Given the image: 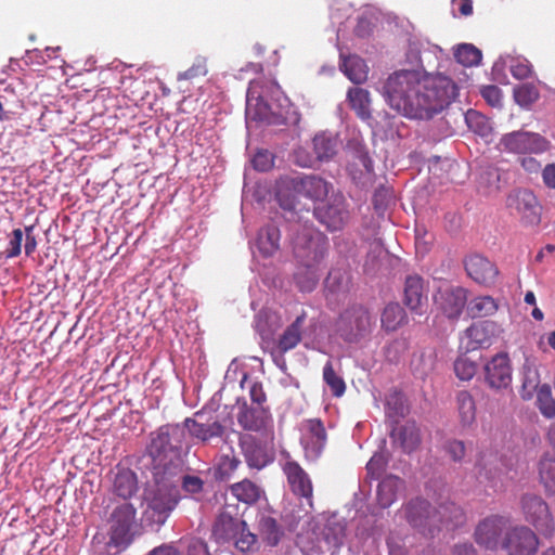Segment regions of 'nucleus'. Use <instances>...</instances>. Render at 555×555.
Returning a JSON list of instances; mask_svg holds the SVG:
<instances>
[{
	"mask_svg": "<svg viewBox=\"0 0 555 555\" xmlns=\"http://www.w3.org/2000/svg\"><path fill=\"white\" fill-rule=\"evenodd\" d=\"M457 87L446 76H424L416 70L391 74L384 85V96L391 108L405 117L429 119L455 99Z\"/></svg>",
	"mask_w": 555,
	"mask_h": 555,
	"instance_id": "1",
	"label": "nucleus"
},
{
	"mask_svg": "<svg viewBox=\"0 0 555 555\" xmlns=\"http://www.w3.org/2000/svg\"><path fill=\"white\" fill-rule=\"evenodd\" d=\"M147 453L153 460V476H178L182 467L184 428L179 424H166L152 431Z\"/></svg>",
	"mask_w": 555,
	"mask_h": 555,
	"instance_id": "2",
	"label": "nucleus"
},
{
	"mask_svg": "<svg viewBox=\"0 0 555 555\" xmlns=\"http://www.w3.org/2000/svg\"><path fill=\"white\" fill-rule=\"evenodd\" d=\"M211 535L217 543L233 542L241 552H249L257 543V535L250 532L238 512L237 505L227 504L217 516Z\"/></svg>",
	"mask_w": 555,
	"mask_h": 555,
	"instance_id": "3",
	"label": "nucleus"
},
{
	"mask_svg": "<svg viewBox=\"0 0 555 555\" xmlns=\"http://www.w3.org/2000/svg\"><path fill=\"white\" fill-rule=\"evenodd\" d=\"M155 487L150 490L146 496V514L157 525H163L176 509L181 493L178 476L162 475L154 476Z\"/></svg>",
	"mask_w": 555,
	"mask_h": 555,
	"instance_id": "4",
	"label": "nucleus"
},
{
	"mask_svg": "<svg viewBox=\"0 0 555 555\" xmlns=\"http://www.w3.org/2000/svg\"><path fill=\"white\" fill-rule=\"evenodd\" d=\"M332 189V184L315 175H304L287 179L285 191L280 190L278 197L283 208L294 209L295 201L305 197L311 201L324 199Z\"/></svg>",
	"mask_w": 555,
	"mask_h": 555,
	"instance_id": "5",
	"label": "nucleus"
},
{
	"mask_svg": "<svg viewBox=\"0 0 555 555\" xmlns=\"http://www.w3.org/2000/svg\"><path fill=\"white\" fill-rule=\"evenodd\" d=\"M375 325L369 309L362 305H353L344 310L337 322L338 336L348 344H359L370 337Z\"/></svg>",
	"mask_w": 555,
	"mask_h": 555,
	"instance_id": "6",
	"label": "nucleus"
},
{
	"mask_svg": "<svg viewBox=\"0 0 555 555\" xmlns=\"http://www.w3.org/2000/svg\"><path fill=\"white\" fill-rule=\"evenodd\" d=\"M327 249L328 240L319 231L307 229L294 240L295 257L308 268H320Z\"/></svg>",
	"mask_w": 555,
	"mask_h": 555,
	"instance_id": "7",
	"label": "nucleus"
},
{
	"mask_svg": "<svg viewBox=\"0 0 555 555\" xmlns=\"http://www.w3.org/2000/svg\"><path fill=\"white\" fill-rule=\"evenodd\" d=\"M135 518V508L125 502L115 507L111 515L109 539L107 546L118 553L125 550L132 541L131 527Z\"/></svg>",
	"mask_w": 555,
	"mask_h": 555,
	"instance_id": "8",
	"label": "nucleus"
},
{
	"mask_svg": "<svg viewBox=\"0 0 555 555\" xmlns=\"http://www.w3.org/2000/svg\"><path fill=\"white\" fill-rule=\"evenodd\" d=\"M521 507L527 521L542 535L553 537L555 525L546 502L535 494H525L521 498Z\"/></svg>",
	"mask_w": 555,
	"mask_h": 555,
	"instance_id": "9",
	"label": "nucleus"
},
{
	"mask_svg": "<svg viewBox=\"0 0 555 555\" xmlns=\"http://www.w3.org/2000/svg\"><path fill=\"white\" fill-rule=\"evenodd\" d=\"M506 206L526 225H537L541 221V206L530 190L519 189L509 193Z\"/></svg>",
	"mask_w": 555,
	"mask_h": 555,
	"instance_id": "10",
	"label": "nucleus"
},
{
	"mask_svg": "<svg viewBox=\"0 0 555 555\" xmlns=\"http://www.w3.org/2000/svg\"><path fill=\"white\" fill-rule=\"evenodd\" d=\"M291 492L300 500H306L312 507L313 483L309 474L294 460H287L282 465Z\"/></svg>",
	"mask_w": 555,
	"mask_h": 555,
	"instance_id": "11",
	"label": "nucleus"
},
{
	"mask_svg": "<svg viewBox=\"0 0 555 555\" xmlns=\"http://www.w3.org/2000/svg\"><path fill=\"white\" fill-rule=\"evenodd\" d=\"M313 214L327 230H340L348 219L344 195L340 193L333 194L326 204L315 207Z\"/></svg>",
	"mask_w": 555,
	"mask_h": 555,
	"instance_id": "12",
	"label": "nucleus"
},
{
	"mask_svg": "<svg viewBox=\"0 0 555 555\" xmlns=\"http://www.w3.org/2000/svg\"><path fill=\"white\" fill-rule=\"evenodd\" d=\"M327 433L320 418H309L301 424L300 443L309 459L319 457L325 449Z\"/></svg>",
	"mask_w": 555,
	"mask_h": 555,
	"instance_id": "13",
	"label": "nucleus"
},
{
	"mask_svg": "<svg viewBox=\"0 0 555 555\" xmlns=\"http://www.w3.org/2000/svg\"><path fill=\"white\" fill-rule=\"evenodd\" d=\"M504 150L515 154L542 153L547 150L548 142L540 134L516 131L501 139Z\"/></svg>",
	"mask_w": 555,
	"mask_h": 555,
	"instance_id": "14",
	"label": "nucleus"
},
{
	"mask_svg": "<svg viewBox=\"0 0 555 555\" xmlns=\"http://www.w3.org/2000/svg\"><path fill=\"white\" fill-rule=\"evenodd\" d=\"M502 546L508 555H532L538 550L539 539L530 528L519 526L506 533Z\"/></svg>",
	"mask_w": 555,
	"mask_h": 555,
	"instance_id": "15",
	"label": "nucleus"
},
{
	"mask_svg": "<svg viewBox=\"0 0 555 555\" xmlns=\"http://www.w3.org/2000/svg\"><path fill=\"white\" fill-rule=\"evenodd\" d=\"M485 380L491 389L507 388L512 383V365L507 353L493 356L483 366Z\"/></svg>",
	"mask_w": 555,
	"mask_h": 555,
	"instance_id": "16",
	"label": "nucleus"
},
{
	"mask_svg": "<svg viewBox=\"0 0 555 555\" xmlns=\"http://www.w3.org/2000/svg\"><path fill=\"white\" fill-rule=\"evenodd\" d=\"M434 509L430 504L423 499L411 500L404 507V514L408 522L423 533L433 534L436 529Z\"/></svg>",
	"mask_w": 555,
	"mask_h": 555,
	"instance_id": "17",
	"label": "nucleus"
},
{
	"mask_svg": "<svg viewBox=\"0 0 555 555\" xmlns=\"http://www.w3.org/2000/svg\"><path fill=\"white\" fill-rule=\"evenodd\" d=\"M496 325L492 321H480L473 323L462 337V345L466 351H474L487 348L492 344Z\"/></svg>",
	"mask_w": 555,
	"mask_h": 555,
	"instance_id": "18",
	"label": "nucleus"
},
{
	"mask_svg": "<svg viewBox=\"0 0 555 555\" xmlns=\"http://www.w3.org/2000/svg\"><path fill=\"white\" fill-rule=\"evenodd\" d=\"M403 302L412 312L424 313V307L427 306V289L421 275L410 274L405 278Z\"/></svg>",
	"mask_w": 555,
	"mask_h": 555,
	"instance_id": "19",
	"label": "nucleus"
},
{
	"mask_svg": "<svg viewBox=\"0 0 555 555\" xmlns=\"http://www.w3.org/2000/svg\"><path fill=\"white\" fill-rule=\"evenodd\" d=\"M506 527V520L501 516H490L480 521L475 530V540L488 550H495L501 534Z\"/></svg>",
	"mask_w": 555,
	"mask_h": 555,
	"instance_id": "20",
	"label": "nucleus"
},
{
	"mask_svg": "<svg viewBox=\"0 0 555 555\" xmlns=\"http://www.w3.org/2000/svg\"><path fill=\"white\" fill-rule=\"evenodd\" d=\"M467 274L477 283L493 284L499 273L494 263L481 255H470L464 261Z\"/></svg>",
	"mask_w": 555,
	"mask_h": 555,
	"instance_id": "21",
	"label": "nucleus"
},
{
	"mask_svg": "<svg viewBox=\"0 0 555 555\" xmlns=\"http://www.w3.org/2000/svg\"><path fill=\"white\" fill-rule=\"evenodd\" d=\"M238 424L249 431H268L272 427V417L268 409L249 408L244 404L237 415Z\"/></svg>",
	"mask_w": 555,
	"mask_h": 555,
	"instance_id": "22",
	"label": "nucleus"
},
{
	"mask_svg": "<svg viewBox=\"0 0 555 555\" xmlns=\"http://www.w3.org/2000/svg\"><path fill=\"white\" fill-rule=\"evenodd\" d=\"M390 436L393 443L408 454L414 452L421 444V433L415 422L408 421L395 427Z\"/></svg>",
	"mask_w": 555,
	"mask_h": 555,
	"instance_id": "23",
	"label": "nucleus"
},
{
	"mask_svg": "<svg viewBox=\"0 0 555 555\" xmlns=\"http://www.w3.org/2000/svg\"><path fill=\"white\" fill-rule=\"evenodd\" d=\"M306 318V312H301L280 335L276 341V348L281 354L293 350L299 345L302 337V326Z\"/></svg>",
	"mask_w": 555,
	"mask_h": 555,
	"instance_id": "24",
	"label": "nucleus"
},
{
	"mask_svg": "<svg viewBox=\"0 0 555 555\" xmlns=\"http://www.w3.org/2000/svg\"><path fill=\"white\" fill-rule=\"evenodd\" d=\"M183 428H186L193 438L202 442H208L212 438H220L224 433V427L219 422L203 424L194 418H185Z\"/></svg>",
	"mask_w": 555,
	"mask_h": 555,
	"instance_id": "25",
	"label": "nucleus"
},
{
	"mask_svg": "<svg viewBox=\"0 0 555 555\" xmlns=\"http://www.w3.org/2000/svg\"><path fill=\"white\" fill-rule=\"evenodd\" d=\"M441 309L448 318H457L467 302V292L454 287L441 294Z\"/></svg>",
	"mask_w": 555,
	"mask_h": 555,
	"instance_id": "26",
	"label": "nucleus"
},
{
	"mask_svg": "<svg viewBox=\"0 0 555 555\" xmlns=\"http://www.w3.org/2000/svg\"><path fill=\"white\" fill-rule=\"evenodd\" d=\"M404 489V480L389 475L385 477L377 488V502L382 508L389 507L396 500L400 491Z\"/></svg>",
	"mask_w": 555,
	"mask_h": 555,
	"instance_id": "27",
	"label": "nucleus"
},
{
	"mask_svg": "<svg viewBox=\"0 0 555 555\" xmlns=\"http://www.w3.org/2000/svg\"><path fill=\"white\" fill-rule=\"evenodd\" d=\"M408 323V314L398 302L386 305L380 315L382 328L387 332H396Z\"/></svg>",
	"mask_w": 555,
	"mask_h": 555,
	"instance_id": "28",
	"label": "nucleus"
},
{
	"mask_svg": "<svg viewBox=\"0 0 555 555\" xmlns=\"http://www.w3.org/2000/svg\"><path fill=\"white\" fill-rule=\"evenodd\" d=\"M433 517H435L436 528H439V525L456 527L465 519L463 509L453 502L440 504L438 508L434 509Z\"/></svg>",
	"mask_w": 555,
	"mask_h": 555,
	"instance_id": "29",
	"label": "nucleus"
},
{
	"mask_svg": "<svg viewBox=\"0 0 555 555\" xmlns=\"http://www.w3.org/2000/svg\"><path fill=\"white\" fill-rule=\"evenodd\" d=\"M347 100L357 116L362 120L372 117L370 92L360 87L350 88L347 92Z\"/></svg>",
	"mask_w": 555,
	"mask_h": 555,
	"instance_id": "30",
	"label": "nucleus"
},
{
	"mask_svg": "<svg viewBox=\"0 0 555 555\" xmlns=\"http://www.w3.org/2000/svg\"><path fill=\"white\" fill-rule=\"evenodd\" d=\"M340 69L353 83L361 85L367 79L369 67L365 61L358 55L345 56Z\"/></svg>",
	"mask_w": 555,
	"mask_h": 555,
	"instance_id": "31",
	"label": "nucleus"
},
{
	"mask_svg": "<svg viewBox=\"0 0 555 555\" xmlns=\"http://www.w3.org/2000/svg\"><path fill=\"white\" fill-rule=\"evenodd\" d=\"M280 230L274 224H268L262 228L257 237V245L259 251L264 257H270L275 254L280 248Z\"/></svg>",
	"mask_w": 555,
	"mask_h": 555,
	"instance_id": "32",
	"label": "nucleus"
},
{
	"mask_svg": "<svg viewBox=\"0 0 555 555\" xmlns=\"http://www.w3.org/2000/svg\"><path fill=\"white\" fill-rule=\"evenodd\" d=\"M138 490V480L135 474L130 469L118 472L114 479V492L127 500Z\"/></svg>",
	"mask_w": 555,
	"mask_h": 555,
	"instance_id": "33",
	"label": "nucleus"
},
{
	"mask_svg": "<svg viewBox=\"0 0 555 555\" xmlns=\"http://www.w3.org/2000/svg\"><path fill=\"white\" fill-rule=\"evenodd\" d=\"M456 405L461 424L464 427L474 424L476 421V403L473 396L466 390L457 392Z\"/></svg>",
	"mask_w": 555,
	"mask_h": 555,
	"instance_id": "34",
	"label": "nucleus"
},
{
	"mask_svg": "<svg viewBox=\"0 0 555 555\" xmlns=\"http://www.w3.org/2000/svg\"><path fill=\"white\" fill-rule=\"evenodd\" d=\"M230 492L237 501L254 504L259 500L261 490L255 482L244 479L231 485Z\"/></svg>",
	"mask_w": 555,
	"mask_h": 555,
	"instance_id": "35",
	"label": "nucleus"
},
{
	"mask_svg": "<svg viewBox=\"0 0 555 555\" xmlns=\"http://www.w3.org/2000/svg\"><path fill=\"white\" fill-rule=\"evenodd\" d=\"M294 280L300 292L310 293L319 283L320 268H308L305 264H299Z\"/></svg>",
	"mask_w": 555,
	"mask_h": 555,
	"instance_id": "36",
	"label": "nucleus"
},
{
	"mask_svg": "<svg viewBox=\"0 0 555 555\" xmlns=\"http://www.w3.org/2000/svg\"><path fill=\"white\" fill-rule=\"evenodd\" d=\"M313 151L319 160H328L337 152L336 139L327 133H319L312 140Z\"/></svg>",
	"mask_w": 555,
	"mask_h": 555,
	"instance_id": "37",
	"label": "nucleus"
},
{
	"mask_svg": "<svg viewBox=\"0 0 555 555\" xmlns=\"http://www.w3.org/2000/svg\"><path fill=\"white\" fill-rule=\"evenodd\" d=\"M258 529L262 540L270 546L278 545L283 535V530L271 516H262L259 519Z\"/></svg>",
	"mask_w": 555,
	"mask_h": 555,
	"instance_id": "38",
	"label": "nucleus"
},
{
	"mask_svg": "<svg viewBox=\"0 0 555 555\" xmlns=\"http://www.w3.org/2000/svg\"><path fill=\"white\" fill-rule=\"evenodd\" d=\"M537 405L544 417L548 420L555 417V399L548 384H542L538 387Z\"/></svg>",
	"mask_w": 555,
	"mask_h": 555,
	"instance_id": "39",
	"label": "nucleus"
},
{
	"mask_svg": "<svg viewBox=\"0 0 555 555\" xmlns=\"http://www.w3.org/2000/svg\"><path fill=\"white\" fill-rule=\"evenodd\" d=\"M540 481L547 494H555V459L543 457L539 464Z\"/></svg>",
	"mask_w": 555,
	"mask_h": 555,
	"instance_id": "40",
	"label": "nucleus"
},
{
	"mask_svg": "<svg viewBox=\"0 0 555 555\" xmlns=\"http://www.w3.org/2000/svg\"><path fill=\"white\" fill-rule=\"evenodd\" d=\"M467 309L472 318H483L493 314L498 306L492 297L481 296L473 299Z\"/></svg>",
	"mask_w": 555,
	"mask_h": 555,
	"instance_id": "41",
	"label": "nucleus"
},
{
	"mask_svg": "<svg viewBox=\"0 0 555 555\" xmlns=\"http://www.w3.org/2000/svg\"><path fill=\"white\" fill-rule=\"evenodd\" d=\"M454 57L460 64L470 67L480 63L482 54L475 46L463 43L455 49Z\"/></svg>",
	"mask_w": 555,
	"mask_h": 555,
	"instance_id": "42",
	"label": "nucleus"
},
{
	"mask_svg": "<svg viewBox=\"0 0 555 555\" xmlns=\"http://www.w3.org/2000/svg\"><path fill=\"white\" fill-rule=\"evenodd\" d=\"M323 379L330 387L331 392L334 397H341L346 391V384L341 376H339L333 366L331 361H327L323 367Z\"/></svg>",
	"mask_w": 555,
	"mask_h": 555,
	"instance_id": "43",
	"label": "nucleus"
},
{
	"mask_svg": "<svg viewBox=\"0 0 555 555\" xmlns=\"http://www.w3.org/2000/svg\"><path fill=\"white\" fill-rule=\"evenodd\" d=\"M540 96L538 88L532 83H522L514 89L515 101L524 107H528L538 101Z\"/></svg>",
	"mask_w": 555,
	"mask_h": 555,
	"instance_id": "44",
	"label": "nucleus"
},
{
	"mask_svg": "<svg viewBox=\"0 0 555 555\" xmlns=\"http://www.w3.org/2000/svg\"><path fill=\"white\" fill-rule=\"evenodd\" d=\"M244 455L249 467L261 469L268 463L269 459L266 451L258 446H244Z\"/></svg>",
	"mask_w": 555,
	"mask_h": 555,
	"instance_id": "45",
	"label": "nucleus"
},
{
	"mask_svg": "<svg viewBox=\"0 0 555 555\" xmlns=\"http://www.w3.org/2000/svg\"><path fill=\"white\" fill-rule=\"evenodd\" d=\"M241 465V460L235 455L224 454L221 456L216 468V477L220 480H227L232 477Z\"/></svg>",
	"mask_w": 555,
	"mask_h": 555,
	"instance_id": "46",
	"label": "nucleus"
},
{
	"mask_svg": "<svg viewBox=\"0 0 555 555\" xmlns=\"http://www.w3.org/2000/svg\"><path fill=\"white\" fill-rule=\"evenodd\" d=\"M389 455L387 452H375L366 464L367 475L372 479H379L387 468Z\"/></svg>",
	"mask_w": 555,
	"mask_h": 555,
	"instance_id": "47",
	"label": "nucleus"
},
{
	"mask_svg": "<svg viewBox=\"0 0 555 555\" xmlns=\"http://www.w3.org/2000/svg\"><path fill=\"white\" fill-rule=\"evenodd\" d=\"M477 372V364L465 357H460L454 362V373L461 380H470Z\"/></svg>",
	"mask_w": 555,
	"mask_h": 555,
	"instance_id": "48",
	"label": "nucleus"
},
{
	"mask_svg": "<svg viewBox=\"0 0 555 555\" xmlns=\"http://www.w3.org/2000/svg\"><path fill=\"white\" fill-rule=\"evenodd\" d=\"M207 74V60L203 56H198L193 62L192 66L180 73L178 76L179 80H189L194 79L201 76H205Z\"/></svg>",
	"mask_w": 555,
	"mask_h": 555,
	"instance_id": "49",
	"label": "nucleus"
},
{
	"mask_svg": "<svg viewBox=\"0 0 555 555\" xmlns=\"http://www.w3.org/2000/svg\"><path fill=\"white\" fill-rule=\"evenodd\" d=\"M24 232L22 229H14L10 235L8 247L4 251L7 258H16L22 253V242Z\"/></svg>",
	"mask_w": 555,
	"mask_h": 555,
	"instance_id": "50",
	"label": "nucleus"
},
{
	"mask_svg": "<svg viewBox=\"0 0 555 555\" xmlns=\"http://www.w3.org/2000/svg\"><path fill=\"white\" fill-rule=\"evenodd\" d=\"M512 76L516 79H527L532 74V66L527 60H515L509 66Z\"/></svg>",
	"mask_w": 555,
	"mask_h": 555,
	"instance_id": "51",
	"label": "nucleus"
},
{
	"mask_svg": "<svg viewBox=\"0 0 555 555\" xmlns=\"http://www.w3.org/2000/svg\"><path fill=\"white\" fill-rule=\"evenodd\" d=\"M253 166L258 171H268L273 167V156L268 151H259L253 157Z\"/></svg>",
	"mask_w": 555,
	"mask_h": 555,
	"instance_id": "52",
	"label": "nucleus"
},
{
	"mask_svg": "<svg viewBox=\"0 0 555 555\" xmlns=\"http://www.w3.org/2000/svg\"><path fill=\"white\" fill-rule=\"evenodd\" d=\"M181 487L185 492L196 494L204 490V481L197 476L185 475L182 478Z\"/></svg>",
	"mask_w": 555,
	"mask_h": 555,
	"instance_id": "53",
	"label": "nucleus"
},
{
	"mask_svg": "<svg viewBox=\"0 0 555 555\" xmlns=\"http://www.w3.org/2000/svg\"><path fill=\"white\" fill-rule=\"evenodd\" d=\"M446 452L450 455V457L459 462L463 460L465 456V444L461 440H450L444 444Z\"/></svg>",
	"mask_w": 555,
	"mask_h": 555,
	"instance_id": "54",
	"label": "nucleus"
},
{
	"mask_svg": "<svg viewBox=\"0 0 555 555\" xmlns=\"http://www.w3.org/2000/svg\"><path fill=\"white\" fill-rule=\"evenodd\" d=\"M481 95L491 106L501 105L502 92L499 87L486 86L481 89Z\"/></svg>",
	"mask_w": 555,
	"mask_h": 555,
	"instance_id": "55",
	"label": "nucleus"
},
{
	"mask_svg": "<svg viewBox=\"0 0 555 555\" xmlns=\"http://www.w3.org/2000/svg\"><path fill=\"white\" fill-rule=\"evenodd\" d=\"M186 555H210L208 552L207 544L198 539L191 538L188 542V552Z\"/></svg>",
	"mask_w": 555,
	"mask_h": 555,
	"instance_id": "56",
	"label": "nucleus"
},
{
	"mask_svg": "<svg viewBox=\"0 0 555 555\" xmlns=\"http://www.w3.org/2000/svg\"><path fill=\"white\" fill-rule=\"evenodd\" d=\"M249 396L251 401L259 405L264 403L267 400V396L263 390L262 384L258 382L253 383V385L250 386Z\"/></svg>",
	"mask_w": 555,
	"mask_h": 555,
	"instance_id": "57",
	"label": "nucleus"
},
{
	"mask_svg": "<svg viewBox=\"0 0 555 555\" xmlns=\"http://www.w3.org/2000/svg\"><path fill=\"white\" fill-rule=\"evenodd\" d=\"M544 184L550 189H555V164H548L542 170Z\"/></svg>",
	"mask_w": 555,
	"mask_h": 555,
	"instance_id": "58",
	"label": "nucleus"
},
{
	"mask_svg": "<svg viewBox=\"0 0 555 555\" xmlns=\"http://www.w3.org/2000/svg\"><path fill=\"white\" fill-rule=\"evenodd\" d=\"M520 163L522 168L530 173L538 172L541 168V164L534 157L531 156L522 157L520 159Z\"/></svg>",
	"mask_w": 555,
	"mask_h": 555,
	"instance_id": "59",
	"label": "nucleus"
},
{
	"mask_svg": "<svg viewBox=\"0 0 555 555\" xmlns=\"http://www.w3.org/2000/svg\"><path fill=\"white\" fill-rule=\"evenodd\" d=\"M538 384L535 383L534 378H529L528 376L525 377L522 382V390H521V397L522 399H530L531 392L533 389L538 390Z\"/></svg>",
	"mask_w": 555,
	"mask_h": 555,
	"instance_id": "60",
	"label": "nucleus"
},
{
	"mask_svg": "<svg viewBox=\"0 0 555 555\" xmlns=\"http://www.w3.org/2000/svg\"><path fill=\"white\" fill-rule=\"evenodd\" d=\"M387 546L389 555H406V550L404 548L403 545H401L399 540L389 538L387 540Z\"/></svg>",
	"mask_w": 555,
	"mask_h": 555,
	"instance_id": "61",
	"label": "nucleus"
},
{
	"mask_svg": "<svg viewBox=\"0 0 555 555\" xmlns=\"http://www.w3.org/2000/svg\"><path fill=\"white\" fill-rule=\"evenodd\" d=\"M149 555H181L178 548L173 545L164 544L158 547H155L150 552Z\"/></svg>",
	"mask_w": 555,
	"mask_h": 555,
	"instance_id": "62",
	"label": "nucleus"
},
{
	"mask_svg": "<svg viewBox=\"0 0 555 555\" xmlns=\"http://www.w3.org/2000/svg\"><path fill=\"white\" fill-rule=\"evenodd\" d=\"M452 555H477L472 544H457L453 548Z\"/></svg>",
	"mask_w": 555,
	"mask_h": 555,
	"instance_id": "63",
	"label": "nucleus"
},
{
	"mask_svg": "<svg viewBox=\"0 0 555 555\" xmlns=\"http://www.w3.org/2000/svg\"><path fill=\"white\" fill-rule=\"evenodd\" d=\"M36 248H37L36 236L25 237V245H24L25 255L27 257L31 256L35 253Z\"/></svg>",
	"mask_w": 555,
	"mask_h": 555,
	"instance_id": "64",
	"label": "nucleus"
}]
</instances>
